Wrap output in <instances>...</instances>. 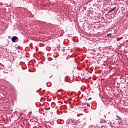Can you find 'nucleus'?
Wrapping results in <instances>:
<instances>
[{"instance_id":"f03ea898","label":"nucleus","mask_w":128,"mask_h":128,"mask_svg":"<svg viewBox=\"0 0 128 128\" xmlns=\"http://www.w3.org/2000/svg\"><path fill=\"white\" fill-rule=\"evenodd\" d=\"M18 40H19L18 38L16 36H13L12 38V41L13 42H17L18 41Z\"/></svg>"},{"instance_id":"39448f33","label":"nucleus","mask_w":128,"mask_h":128,"mask_svg":"<svg viewBox=\"0 0 128 128\" xmlns=\"http://www.w3.org/2000/svg\"><path fill=\"white\" fill-rule=\"evenodd\" d=\"M92 100V98H89L88 99V100Z\"/></svg>"},{"instance_id":"7ed1b4c3","label":"nucleus","mask_w":128,"mask_h":128,"mask_svg":"<svg viewBox=\"0 0 128 128\" xmlns=\"http://www.w3.org/2000/svg\"><path fill=\"white\" fill-rule=\"evenodd\" d=\"M116 10V7H114V8H112V9L111 10H110L108 13H110L112 12H114V10Z\"/></svg>"},{"instance_id":"20e7f679","label":"nucleus","mask_w":128,"mask_h":128,"mask_svg":"<svg viewBox=\"0 0 128 128\" xmlns=\"http://www.w3.org/2000/svg\"><path fill=\"white\" fill-rule=\"evenodd\" d=\"M112 36V34H107V36H108V37H110V36Z\"/></svg>"},{"instance_id":"f257e3e1","label":"nucleus","mask_w":128,"mask_h":128,"mask_svg":"<svg viewBox=\"0 0 128 128\" xmlns=\"http://www.w3.org/2000/svg\"><path fill=\"white\" fill-rule=\"evenodd\" d=\"M66 82V78H64L62 80V78H60L58 80V83L60 85H64V83Z\"/></svg>"}]
</instances>
